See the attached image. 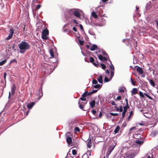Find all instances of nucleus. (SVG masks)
<instances>
[{"label": "nucleus", "mask_w": 158, "mask_h": 158, "mask_svg": "<svg viewBox=\"0 0 158 158\" xmlns=\"http://www.w3.org/2000/svg\"><path fill=\"white\" fill-rule=\"evenodd\" d=\"M18 46L20 50V52L24 53L26 50L29 49L30 48V45L27 42L22 41L18 44Z\"/></svg>", "instance_id": "nucleus-1"}, {"label": "nucleus", "mask_w": 158, "mask_h": 158, "mask_svg": "<svg viewBox=\"0 0 158 158\" xmlns=\"http://www.w3.org/2000/svg\"><path fill=\"white\" fill-rule=\"evenodd\" d=\"M136 152L134 150H130L125 154L127 158H134L135 156Z\"/></svg>", "instance_id": "nucleus-2"}, {"label": "nucleus", "mask_w": 158, "mask_h": 158, "mask_svg": "<svg viewBox=\"0 0 158 158\" xmlns=\"http://www.w3.org/2000/svg\"><path fill=\"white\" fill-rule=\"evenodd\" d=\"M116 145V143L115 142H114V143H113L112 146H110L108 148L107 151L106 153V156L108 155L109 156L111 153L112 152V151L114 149L115 146Z\"/></svg>", "instance_id": "nucleus-3"}, {"label": "nucleus", "mask_w": 158, "mask_h": 158, "mask_svg": "<svg viewBox=\"0 0 158 158\" xmlns=\"http://www.w3.org/2000/svg\"><path fill=\"white\" fill-rule=\"evenodd\" d=\"M49 33L48 30L46 28L42 32V38L43 40H47L48 37L47 36Z\"/></svg>", "instance_id": "nucleus-4"}, {"label": "nucleus", "mask_w": 158, "mask_h": 158, "mask_svg": "<svg viewBox=\"0 0 158 158\" xmlns=\"http://www.w3.org/2000/svg\"><path fill=\"white\" fill-rule=\"evenodd\" d=\"M9 35L6 38V39L7 40H9L12 38L13 34L14 33V29L13 28H11L9 31Z\"/></svg>", "instance_id": "nucleus-5"}, {"label": "nucleus", "mask_w": 158, "mask_h": 158, "mask_svg": "<svg viewBox=\"0 0 158 158\" xmlns=\"http://www.w3.org/2000/svg\"><path fill=\"white\" fill-rule=\"evenodd\" d=\"M87 91L85 92L82 95V97L80 98V99L82 101H85L86 100L85 97L87 96Z\"/></svg>", "instance_id": "nucleus-6"}, {"label": "nucleus", "mask_w": 158, "mask_h": 158, "mask_svg": "<svg viewBox=\"0 0 158 158\" xmlns=\"http://www.w3.org/2000/svg\"><path fill=\"white\" fill-rule=\"evenodd\" d=\"M135 67H137L136 70L137 72L141 75L143 74V71L142 68L138 66H135Z\"/></svg>", "instance_id": "nucleus-7"}, {"label": "nucleus", "mask_w": 158, "mask_h": 158, "mask_svg": "<svg viewBox=\"0 0 158 158\" xmlns=\"http://www.w3.org/2000/svg\"><path fill=\"white\" fill-rule=\"evenodd\" d=\"M92 16L96 19H97V20L99 21L100 19H102L103 18L100 17V18H98V15L96 14L95 12L93 11L91 13Z\"/></svg>", "instance_id": "nucleus-8"}, {"label": "nucleus", "mask_w": 158, "mask_h": 158, "mask_svg": "<svg viewBox=\"0 0 158 158\" xmlns=\"http://www.w3.org/2000/svg\"><path fill=\"white\" fill-rule=\"evenodd\" d=\"M89 61L91 63H93L95 66H97L98 64V62H94V59L92 57H91L89 58Z\"/></svg>", "instance_id": "nucleus-9"}, {"label": "nucleus", "mask_w": 158, "mask_h": 158, "mask_svg": "<svg viewBox=\"0 0 158 158\" xmlns=\"http://www.w3.org/2000/svg\"><path fill=\"white\" fill-rule=\"evenodd\" d=\"M16 89V87L15 84H14L11 88V95H15Z\"/></svg>", "instance_id": "nucleus-10"}, {"label": "nucleus", "mask_w": 158, "mask_h": 158, "mask_svg": "<svg viewBox=\"0 0 158 158\" xmlns=\"http://www.w3.org/2000/svg\"><path fill=\"white\" fill-rule=\"evenodd\" d=\"M123 111L122 113V117H123L126 114L127 110L129 108V106H125L123 107Z\"/></svg>", "instance_id": "nucleus-11"}, {"label": "nucleus", "mask_w": 158, "mask_h": 158, "mask_svg": "<svg viewBox=\"0 0 158 158\" xmlns=\"http://www.w3.org/2000/svg\"><path fill=\"white\" fill-rule=\"evenodd\" d=\"M74 10V9H71L68 11V13L69 16V18L66 17L67 19H68L69 18H71L73 16L72 14H73Z\"/></svg>", "instance_id": "nucleus-12"}, {"label": "nucleus", "mask_w": 158, "mask_h": 158, "mask_svg": "<svg viewBox=\"0 0 158 158\" xmlns=\"http://www.w3.org/2000/svg\"><path fill=\"white\" fill-rule=\"evenodd\" d=\"M38 95H39V99H40L42 97L43 95V93L42 92V87H40L39 90L38 91Z\"/></svg>", "instance_id": "nucleus-13"}, {"label": "nucleus", "mask_w": 158, "mask_h": 158, "mask_svg": "<svg viewBox=\"0 0 158 158\" xmlns=\"http://www.w3.org/2000/svg\"><path fill=\"white\" fill-rule=\"evenodd\" d=\"M73 15L78 18H80L81 16L79 12L77 10H74Z\"/></svg>", "instance_id": "nucleus-14"}, {"label": "nucleus", "mask_w": 158, "mask_h": 158, "mask_svg": "<svg viewBox=\"0 0 158 158\" xmlns=\"http://www.w3.org/2000/svg\"><path fill=\"white\" fill-rule=\"evenodd\" d=\"M67 138H66V141L67 143L70 145V144L72 142V138L69 137H68V136H66Z\"/></svg>", "instance_id": "nucleus-15"}, {"label": "nucleus", "mask_w": 158, "mask_h": 158, "mask_svg": "<svg viewBox=\"0 0 158 158\" xmlns=\"http://www.w3.org/2000/svg\"><path fill=\"white\" fill-rule=\"evenodd\" d=\"M150 85L153 87H155L156 84L155 81L152 79H148Z\"/></svg>", "instance_id": "nucleus-16"}, {"label": "nucleus", "mask_w": 158, "mask_h": 158, "mask_svg": "<svg viewBox=\"0 0 158 158\" xmlns=\"http://www.w3.org/2000/svg\"><path fill=\"white\" fill-rule=\"evenodd\" d=\"M35 104V102H32L31 103L28 104L27 105V107L29 109H31L32 108V107Z\"/></svg>", "instance_id": "nucleus-17"}, {"label": "nucleus", "mask_w": 158, "mask_h": 158, "mask_svg": "<svg viewBox=\"0 0 158 158\" xmlns=\"http://www.w3.org/2000/svg\"><path fill=\"white\" fill-rule=\"evenodd\" d=\"M138 93V89L136 88H133L131 91V95L133 96L135 94Z\"/></svg>", "instance_id": "nucleus-18"}, {"label": "nucleus", "mask_w": 158, "mask_h": 158, "mask_svg": "<svg viewBox=\"0 0 158 158\" xmlns=\"http://www.w3.org/2000/svg\"><path fill=\"white\" fill-rule=\"evenodd\" d=\"M97 48V46L96 45L94 44L91 46L89 50L91 51H93L95 50Z\"/></svg>", "instance_id": "nucleus-19"}, {"label": "nucleus", "mask_w": 158, "mask_h": 158, "mask_svg": "<svg viewBox=\"0 0 158 158\" xmlns=\"http://www.w3.org/2000/svg\"><path fill=\"white\" fill-rule=\"evenodd\" d=\"M90 106L91 108H93L95 106L96 104V102L95 100H93L92 101L90 102Z\"/></svg>", "instance_id": "nucleus-20"}, {"label": "nucleus", "mask_w": 158, "mask_h": 158, "mask_svg": "<svg viewBox=\"0 0 158 158\" xmlns=\"http://www.w3.org/2000/svg\"><path fill=\"white\" fill-rule=\"evenodd\" d=\"M92 146V141L90 139L88 141V143L87 144V146L89 148H91Z\"/></svg>", "instance_id": "nucleus-21"}, {"label": "nucleus", "mask_w": 158, "mask_h": 158, "mask_svg": "<svg viewBox=\"0 0 158 158\" xmlns=\"http://www.w3.org/2000/svg\"><path fill=\"white\" fill-rule=\"evenodd\" d=\"M97 80L98 81L101 83H102L103 82L102 77V75H100L99 78H97Z\"/></svg>", "instance_id": "nucleus-22"}, {"label": "nucleus", "mask_w": 158, "mask_h": 158, "mask_svg": "<svg viewBox=\"0 0 158 158\" xmlns=\"http://www.w3.org/2000/svg\"><path fill=\"white\" fill-rule=\"evenodd\" d=\"M135 143L136 144H138L139 145H142L143 144L144 142L143 141H139V140H136L135 141Z\"/></svg>", "instance_id": "nucleus-23"}, {"label": "nucleus", "mask_w": 158, "mask_h": 158, "mask_svg": "<svg viewBox=\"0 0 158 158\" xmlns=\"http://www.w3.org/2000/svg\"><path fill=\"white\" fill-rule=\"evenodd\" d=\"M119 129H120L119 126H117L116 127L115 130L114 131V132L115 134L117 133L118 132V131L119 130Z\"/></svg>", "instance_id": "nucleus-24"}, {"label": "nucleus", "mask_w": 158, "mask_h": 158, "mask_svg": "<svg viewBox=\"0 0 158 158\" xmlns=\"http://www.w3.org/2000/svg\"><path fill=\"white\" fill-rule=\"evenodd\" d=\"M109 60L111 64L110 65V67L112 70H114V67L113 65L112 64L111 60L109 59Z\"/></svg>", "instance_id": "nucleus-25"}, {"label": "nucleus", "mask_w": 158, "mask_h": 158, "mask_svg": "<svg viewBox=\"0 0 158 158\" xmlns=\"http://www.w3.org/2000/svg\"><path fill=\"white\" fill-rule=\"evenodd\" d=\"M49 52L50 54V55L51 56V57H52V58L54 57V53L53 52V50L52 49H51L49 50Z\"/></svg>", "instance_id": "nucleus-26"}, {"label": "nucleus", "mask_w": 158, "mask_h": 158, "mask_svg": "<svg viewBox=\"0 0 158 158\" xmlns=\"http://www.w3.org/2000/svg\"><path fill=\"white\" fill-rule=\"evenodd\" d=\"M101 52L104 55L106 56H107L109 57V56H108V54L103 49H102Z\"/></svg>", "instance_id": "nucleus-27"}, {"label": "nucleus", "mask_w": 158, "mask_h": 158, "mask_svg": "<svg viewBox=\"0 0 158 158\" xmlns=\"http://www.w3.org/2000/svg\"><path fill=\"white\" fill-rule=\"evenodd\" d=\"M102 86V85L100 84H97L94 86V87L96 89L100 88Z\"/></svg>", "instance_id": "nucleus-28"}, {"label": "nucleus", "mask_w": 158, "mask_h": 158, "mask_svg": "<svg viewBox=\"0 0 158 158\" xmlns=\"http://www.w3.org/2000/svg\"><path fill=\"white\" fill-rule=\"evenodd\" d=\"M140 135L139 134H136L134 136V138L136 139H139V138L138 137L139 136V139H141V137L140 136Z\"/></svg>", "instance_id": "nucleus-29"}, {"label": "nucleus", "mask_w": 158, "mask_h": 158, "mask_svg": "<svg viewBox=\"0 0 158 158\" xmlns=\"http://www.w3.org/2000/svg\"><path fill=\"white\" fill-rule=\"evenodd\" d=\"M98 59L101 61H103L104 60V57H103L101 55H100L98 56Z\"/></svg>", "instance_id": "nucleus-30"}, {"label": "nucleus", "mask_w": 158, "mask_h": 158, "mask_svg": "<svg viewBox=\"0 0 158 158\" xmlns=\"http://www.w3.org/2000/svg\"><path fill=\"white\" fill-rule=\"evenodd\" d=\"M144 94L145 96H146L148 98H149L151 100H153V99L152 98V97H151V96H150L149 95H148L147 94L144 93Z\"/></svg>", "instance_id": "nucleus-31"}, {"label": "nucleus", "mask_w": 158, "mask_h": 158, "mask_svg": "<svg viewBox=\"0 0 158 158\" xmlns=\"http://www.w3.org/2000/svg\"><path fill=\"white\" fill-rule=\"evenodd\" d=\"M6 62V60H4L0 62V65H2L5 64Z\"/></svg>", "instance_id": "nucleus-32"}, {"label": "nucleus", "mask_w": 158, "mask_h": 158, "mask_svg": "<svg viewBox=\"0 0 158 158\" xmlns=\"http://www.w3.org/2000/svg\"><path fill=\"white\" fill-rule=\"evenodd\" d=\"M91 112L94 115L96 116L98 115L97 114H96V111L95 110H92Z\"/></svg>", "instance_id": "nucleus-33"}, {"label": "nucleus", "mask_w": 158, "mask_h": 158, "mask_svg": "<svg viewBox=\"0 0 158 158\" xmlns=\"http://www.w3.org/2000/svg\"><path fill=\"white\" fill-rule=\"evenodd\" d=\"M89 156L87 154H84L82 156L81 158H88Z\"/></svg>", "instance_id": "nucleus-34"}, {"label": "nucleus", "mask_w": 158, "mask_h": 158, "mask_svg": "<svg viewBox=\"0 0 158 158\" xmlns=\"http://www.w3.org/2000/svg\"><path fill=\"white\" fill-rule=\"evenodd\" d=\"M114 70H111V76L110 78H111V79H112V77H113L114 75Z\"/></svg>", "instance_id": "nucleus-35"}, {"label": "nucleus", "mask_w": 158, "mask_h": 158, "mask_svg": "<svg viewBox=\"0 0 158 158\" xmlns=\"http://www.w3.org/2000/svg\"><path fill=\"white\" fill-rule=\"evenodd\" d=\"M100 65L102 66V68L103 69H105L106 68V65L103 64L101 63L100 64Z\"/></svg>", "instance_id": "nucleus-36"}, {"label": "nucleus", "mask_w": 158, "mask_h": 158, "mask_svg": "<svg viewBox=\"0 0 158 158\" xmlns=\"http://www.w3.org/2000/svg\"><path fill=\"white\" fill-rule=\"evenodd\" d=\"M158 131H153L152 133L153 135H156L158 134Z\"/></svg>", "instance_id": "nucleus-37"}, {"label": "nucleus", "mask_w": 158, "mask_h": 158, "mask_svg": "<svg viewBox=\"0 0 158 158\" xmlns=\"http://www.w3.org/2000/svg\"><path fill=\"white\" fill-rule=\"evenodd\" d=\"M72 154L73 155H75L77 154V151L76 150L73 149L72 151Z\"/></svg>", "instance_id": "nucleus-38"}, {"label": "nucleus", "mask_w": 158, "mask_h": 158, "mask_svg": "<svg viewBox=\"0 0 158 158\" xmlns=\"http://www.w3.org/2000/svg\"><path fill=\"white\" fill-rule=\"evenodd\" d=\"M78 104L79 105V108L83 110V108H84L83 106L81 105L80 102H78Z\"/></svg>", "instance_id": "nucleus-39"}, {"label": "nucleus", "mask_w": 158, "mask_h": 158, "mask_svg": "<svg viewBox=\"0 0 158 158\" xmlns=\"http://www.w3.org/2000/svg\"><path fill=\"white\" fill-rule=\"evenodd\" d=\"M131 81L132 84L133 85H135V82L134 81V80L132 78H131Z\"/></svg>", "instance_id": "nucleus-40"}, {"label": "nucleus", "mask_w": 158, "mask_h": 158, "mask_svg": "<svg viewBox=\"0 0 158 158\" xmlns=\"http://www.w3.org/2000/svg\"><path fill=\"white\" fill-rule=\"evenodd\" d=\"M139 94L140 97L142 98L144 97V95L143 94V93L141 91H139Z\"/></svg>", "instance_id": "nucleus-41"}, {"label": "nucleus", "mask_w": 158, "mask_h": 158, "mask_svg": "<svg viewBox=\"0 0 158 158\" xmlns=\"http://www.w3.org/2000/svg\"><path fill=\"white\" fill-rule=\"evenodd\" d=\"M119 92L121 93H123L124 92V90L122 87L120 88V89H119Z\"/></svg>", "instance_id": "nucleus-42"}, {"label": "nucleus", "mask_w": 158, "mask_h": 158, "mask_svg": "<svg viewBox=\"0 0 158 158\" xmlns=\"http://www.w3.org/2000/svg\"><path fill=\"white\" fill-rule=\"evenodd\" d=\"M74 131H75L79 132L80 130L78 127H76L75 128Z\"/></svg>", "instance_id": "nucleus-43"}, {"label": "nucleus", "mask_w": 158, "mask_h": 158, "mask_svg": "<svg viewBox=\"0 0 158 158\" xmlns=\"http://www.w3.org/2000/svg\"><path fill=\"white\" fill-rule=\"evenodd\" d=\"M98 83L97 81L95 79H94L92 81V83L93 84H96Z\"/></svg>", "instance_id": "nucleus-44"}, {"label": "nucleus", "mask_w": 158, "mask_h": 158, "mask_svg": "<svg viewBox=\"0 0 158 158\" xmlns=\"http://www.w3.org/2000/svg\"><path fill=\"white\" fill-rule=\"evenodd\" d=\"M41 5H37L36 7V10H39L41 7Z\"/></svg>", "instance_id": "nucleus-45"}, {"label": "nucleus", "mask_w": 158, "mask_h": 158, "mask_svg": "<svg viewBox=\"0 0 158 158\" xmlns=\"http://www.w3.org/2000/svg\"><path fill=\"white\" fill-rule=\"evenodd\" d=\"M104 81L105 82H108L109 81V79L107 77H105Z\"/></svg>", "instance_id": "nucleus-46"}, {"label": "nucleus", "mask_w": 158, "mask_h": 158, "mask_svg": "<svg viewBox=\"0 0 158 158\" xmlns=\"http://www.w3.org/2000/svg\"><path fill=\"white\" fill-rule=\"evenodd\" d=\"M79 44L81 45H82L84 43V41L81 40H79Z\"/></svg>", "instance_id": "nucleus-47"}, {"label": "nucleus", "mask_w": 158, "mask_h": 158, "mask_svg": "<svg viewBox=\"0 0 158 158\" xmlns=\"http://www.w3.org/2000/svg\"><path fill=\"white\" fill-rule=\"evenodd\" d=\"M101 49H97V51L96 52V53L98 54L100 53L101 52Z\"/></svg>", "instance_id": "nucleus-48"}, {"label": "nucleus", "mask_w": 158, "mask_h": 158, "mask_svg": "<svg viewBox=\"0 0 158 158\" xmlns=\"http://www.w3.org/2000/svg\"><path fill=\"white\" fill-rule=\"evenodd\" d=\"M110 114L113 116H117L118 115V113H110Z\"/></svg>", "instance_id": "nucleus-49"}, {"label": "nucleus", "mask_w": 158, "mask_h": 158, "mask_svg": "<svg viewBox=\"0 0 158 158\" xmlns=\"http://www.w3.org/2000/svg\"><path fill=\"white\" fill-rule=\"evenodd\" d=\"M119 111L120 112H122L123 111V107L122 106H119Z\"/></svg>", "instance_id": "nucleus-50"}, {"label": "nucleus", "mask_w": 158, "mask_h": 158, "mask_svg": "<svg viewBox=\"0 0 158 158\" xmlns=\"http://www.w3.org/2000/svg\"><path fill=\"white\" fill-rule=\"evenodd\" d=\"M136 128V127H133L131 128L130 129V131H132L133 130H135Z\"/></svg>", "instance_id": "nucleus-51"}, {"label": "nucleus", "mask_w": 158, "mask_h": 158, "mask_svg": "<svg viewBox=\"0 0 158 158\" xmlns=\"http://www.w3.org/2000/svg\"><path fill=\"white\" fill-rule=\"evenodd\" d=\"M110 102L112 105H115V102L114 101H111Z\"/></svg>", "instance_id": "nucleus-52"}, {"label": "nucleus", "mask_w": 158, "mask_h": 158, "mask_svg": "<svg viewBox=\"0 0 158 158\" xmlns=\"http://www.w3.org/2000/svg\"><path fill=\"white\" fill-rule=\"evenodd\" d=\"M125 100L126 102V106H129V105H128V100L127 98H125Z\"/></svg>", "instance_id": "nucleus-53"}, {"label": "nucleus", "mask_w": 158, "mask_h": 158, "mask_svg": "<svg viewBox=\"0 0 158 158\" xmlns=\"http://www.w3.org/2000/svg\"><path fill=\"white\" fill-rule=\"evenodd\" d=\"M121 99V96H118L117 97L116 100H119Z\"/></svg>", "instance_id": "nucleus-54"}, {"label": "nucleus", "mask_w": 158, "mask_h": 158, "mask_svg": "<svg viewBox=\"0 0 158 158\" xmlns=\"http://www.w3.org/2000/svg\"><path fill=\"white\" fill-rule=\"evenodd\" d=\"M73 22L75 23L76 24H78V23L77 22V20H76V19H74L73 20Z\"/></svg>", "instance_id": "nucleus-55"}, {"label": "nucleus", "mask_w": 158, "mask_h": 158, "mask_svg": "<svg viewBox=\"0 0 158 158\" xmlns=\"http://www.w3.org/2000/svg\"><path fill=\"white\" fill-rule=\"evenodd\" d=\"M15 62L16 63H17V61L15 60L14 59V60H12L11 61L10 63H13V62Z\"/></svg>", "instance_id": "nucleus-56"}, {"label": "nucleus", "mask_w": 158, "mask_h": 158, "mask_svg": "<svg viewBox=\"0 0 158 158\" xmlns=\"http://www.w3.org/2000/svg\"><path fill=\"white\" fill-rule=\"evenodd\" d=\"M73 30L75 31V32H77V30L76 27H73Z\"/></svg>", "instance_id": "nucleus-57"}, {"label": "nucleus", "mask_w": 158, "mask_h": 158, "mask_svg": "<svg viewBox=\"0 0 158 158\" xmlns=\"http://www.w3.org/2000/svg\"><path fill=\"white\" fill-rule=\"evenodd\" d=\"M79 27H80V29H81V30H83V27L82 26V25L81 24L79 25Z\"/></svg>", "instance_id": "nucleus-58"}, {"label": "nucleus", "mask_w": 158, "mask_h": 158, "mask_svg": "<svg viewBox=\"0 0 158 158\" xmlns=\"http://www.w3.org/2000/svg\"><path fill=\"white\" fill-rule=\"evenodd\" d=\"M98 91V90H97V89L94 90L92 91V93L93 94L94 93H96Z\"/></svg>", "instance_id": "nucleus-59"}, {"label": "nucleus", "mask_w": 158, "mask_h": 158, "mask_svg": "<svg viewBox=\"0 0 158 158\" xmlns=\"http://www.w3.org/2000/svg\"><path fill=\"white\" fill-rule=\"evenodd\" d=\"M128 40H129L128 39H124L123 40V42H125L126 41H128Z\"/></svg>", "instance_id": "nucleus-60"}, {"label": "nucleus", "mask_w": 158, "mask_h": 158, "mask_svg": "<svg viewBox=\"0 0 158 158\" xmlns=\"http://www.w3.org/2000/svg\"><path fill=\"white\" fill-rule=\"evenodd\" d=\"M102 112H100L99 114V116L98 117L99 118H101V117L102 116Z\"/></svg>", "instance_id": "nucleus-61"}, {"label": "nucleus", "mask_w": 158, "mask_h": 158, "mask_svg": "<svg viewBox=\"0 0 158 158\" xmlns=\"http://www.w3.org/2000/svg\"><path fill=\"white\" fill-rule=\"evenodd\" d=\"M92 94H92V92H89V93L87 92V96H88V95H89Z\"/></svg>", "instance_id": "nucleus-62"}, {"label": "nucleus", "mask_w": 158, "mask_h": 158, "mask_svg": "<svg viewBox=\"0 0 158 158\" xmlns=\"http://www.w3.org/2000/svg\"><path fill=\"white\" fill-rule=\"evenodd\" d=\"M6 73H4V78L5 79L6 78Z\"/></svg>", "instance_id": "nucleus-63"}, {"label": "nucleus", "mask_w": 158, "mask_h": 158, "mask_svg": "<svg viewBox=\"0 0 158 158\" xmlns=\"http://www.w3.org/2000/svg\"><path fill=\"white\" fill-rule=\"evenodd\" d=\"M86 48H88V49H89L90 48V46L89 45H86Z\"/></svg>", "instance_id": "nucleus-64"}]
</instances>
